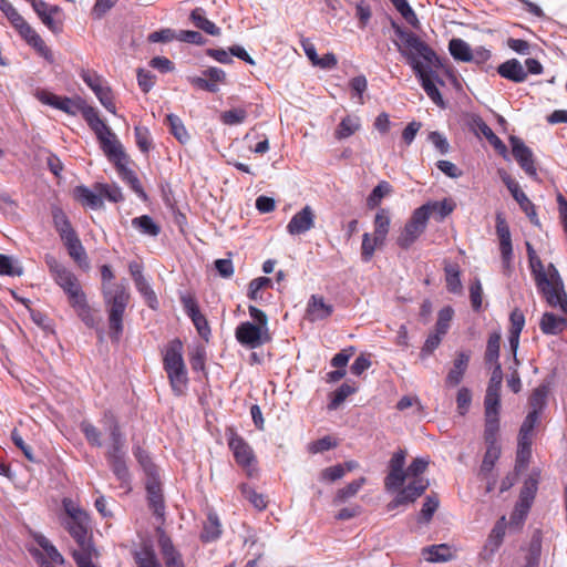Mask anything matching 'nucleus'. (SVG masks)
<instances>
[{"label": "nucleus", "mask_w": 567, "mask_h": 567, "mask_svg": "<svg viewBox=\"0 0 567 567\" xmlns=\"http://www.w3.org/2000/svg\"><path fill=\"white\" fill-rule=\"evenodd\" d=\"M384 243H377L375 237L370 233H364L361 244V259L364 262H369L372 259L375 249L382 247Z\"/></svg>", "instance_id": "nucleus-52"}, {"label": "nucleus", "mask_w": 567, "mask_h": 567, "mask_svg": "<svg viewBox=\"0 0 567 567\" xmlns=\"http://www.w3.org/2000/svg\"><path fill=\"white\" fill-rule=\"evenodd\" d=\"M62 243L64 244L69 256L79 266L87 265V255L78 234L72 235L71 237L64 239Z\"/></svg>", "instance_id": "nucleus-35"}, {"label": "nucleus", "mask_w": 567, "mask_h": 567, "mask_svg": "<svg viewBox=\"0 0 567 567\" xmlns=\"http://www.w3.org/2000/svg\"><path fill=\"white\" fill-rule=\"evenodd\" d=\"M163 368L173 393L182 396L186 393L189 379L184 361V346L181 339L171 340L163 350Z\"/></svg>", "instance_id": "nucleus-5"}, {"label": "nucleus", "mask_w": 567, "mask_h": 567, "mask_svg": "<svg viewBox=\"0 0 567 567\" xmlns=\"http://www.w3.org/2000/svg\"><path fill=\"white\" fill-rule=\"evenodd\" d=\"M499 347H501V333L493 332L489 334L486 350L484 354V360L486 364L496 367V364H501L498 361L499 358Z\"/></svg>", "instance_id": "nucleus-40"}, {"label": "nucleus", "mask_w": 567, "mask_h": 567, "mask_svg": "<svg viewBox=\"0 0 567 567\" xmlns=\"http://www.w3.org/2000/svg\"><path fill=\"white\" fill-rule=\"evenodd\" d=\"M526 250L529 268L537 289L550 307H558L567 315V293L557 268L553 264H549L547 268H545L535 249L528 241L526 243Z\"/></svg>", "instance_id": "nucleus-3"}, {"label": "nucleus", "mask_w": 567, "mask_h": 567, "mask_svg": "<svg viewBox=\"0 0 567 567\" xmlns=\"http://www.w3.org/2000/svg\"><path fill=\"white\" fill-rule=\"evenodd\" d=\"M58 110L63 111L69 115H76L78 113H81L85 122L89 112L99 113L95 107L87 105L83 100H72L66 96L60 97Z\"/></svg>", "instance_id": "nucleus-28"}, {"label": "nucleus", "mask_w": 567, "mask_h": 567, "mask_svg": "<svg viewBox=\"0 0 567 567\" xmlns=\"http://www.w3.org/2000/svg\"><path fill=\"white\" fill-rule=\"evenodd\" d=\"M499 417L498 415H485L484 442L485 444H499Z\"/></svg>", "instance_id": "nucleus-44"}, {"label": "nucleus", "mask_w": 567, "mask_h": 567, "mask_svg": "<svg viewBox=\"0 0 567 567\" xmlns=\"http://www.w3.org/2000/svg\"><path fill=\"white\" fill-rule=\"evenodd\" d=\"M355 388L348 384V383H343L341 384L332 394H331V400L328 404V409L330 411H334L337 410L344 401L346 399L351 395L352 393L355 392Z\"/></svg>", "instance_id": "nucleus-51"}, {"label": "nucleus", "mask_w": 567, "mask_h": 567, "mask_svg": "<svg viewBox=\"0 0 567 567\" xmlns=\"http://www.w3.org/2000/svg\"><path fill=\"white\" fill-rule=\"evenodd\" d=\"M157 544L166 567H186L183 555L175 547L172 538L164 529H157Z\"/></svg>", "instance_id": "nucleus-17"}, {"label": "nucleus", "mask_w": 567, "mask_h": 567, "mask_svg": "<svg viewBox=\"0 0 567 567\" xmlns=\"http://www.w3.org/2000/svg\"><path fill=\"white\" fill-rule=\"evenodd\" d=\"M102 423L111 439V445L105 454L106 460L117 480L127 483L130 481V472L124 460L125 439L117 417L111 410H106L103 413Z\"/></svg>", "instance_id": "nucleus-6"}, {"label": "nucleus", "mask_w": 567, "mask_h": 567, "mask_svg": "<svg viewBox=\"0 0 567 567\" xmlns=\"http://www.w3.org/2000/svg\"><path fill=\"white\" fill-rule=\"evenodd\" d=\"M446 289L452 293H462L461 272L457 265H447L445 267Z\"/></svg>", "instance_id": "nucleus-45"}, {"label": "nucleus", "mask_w": 567, "mask_h": 567, "mask_svg": "<svg viewBox=\"0 0 567 567\" xmlns=\"http://www.w3.org/2000/svg\"><path fill=\"white\" fill-rule=\"evenodd\" d=\"M181 302L185 313L190 318L198 334L208 341L210 336V327L206 317L200 312L196 298L190 293H186L181 297Z\"/></svg>", "instance_id": "nucleus-15"}, {"label": "nucleus", "mask_w": 567, "mask_h": 567, "mask_svg": "<svg viewBox=\"0 0 567 567\" xmlns=\"http://www.w3.org/2000/svg\"><path fill=\"white\" fill-rule=\"evenodd\" d=\"M73 197L83 206H87L92 209H99L103 206V199L101 198L100 193L95 194L84 185L76 186L73 189Z\"/></svg>", "instance_id": "nucleus-32"}, {"label": "nucleus", "mask_w": 567, "mask_h": 567, "mask_svg": "<svg viewBox=\"0 0 567 567\" xmlns=\"http://www.w3.org/2000/svg\"><path fill=\"white\" fill-rule=\"evenodd\" d=\"M9 22L19 33V35L30 45L40 56L49 63L54 62V55L51 49L45 44L40 34L17 12Z\"/></svg>", "instance_id": "nucleus-10"}, {"label": "nucleus", "mask_w": 567, "mask_h": 567, "mask_svg": "<svg viewBox=\"0 0 567 567\" xmlns=\"http://www.w3.org/2000/svg\"><path fill=\"white\" fill-rule=\"evenodd\" d=\"M517 204L519 205L520 209L526 214L530 223L535 226H539L540 221L537 216L535 205L532 203V200L527 197L525 193L518 194L517 197L514 198Z\"/></svg>", "instance_id": "nucleus-53"}, {"label": "nucleus", "mask_w": 567, "mask_h": 567, "mask_svg": "<svg viewBox=\"0 0 567 567\" xmlns=\"http://www.w3.org/2000/svg\"><path fill=\"white\" fill-rule=\"evenodd\" d=\"M540 330L545 334H558L566 327V320L551 312H545L540 320Z\"/></svg>", "instance_id": "nucleus-37"}, {"label": "nucleus", "mask_w": 567, "mask_h": 567, "mask_svg": "<svg viewBox=\"0 0 567 567\" xmlns=\"http://www.w3.org/2000/svg\"><path fill=\"white\" fill-rule=\"evenodd\" d=\"M405 457V450H399L391 456L388 465L389 471L384 478V488L386 492H396L398 494L399 491L403 488L406 481V470H404Z\"/></svg>", "instance_id": "nucleus-13"}, {"label": "nucleus", "mask_w": 567, "mask_h": 567, "mask_svg": "<svg viewBox=\"0 0 567 567\" xmlns=\"http://www.w3.org/2000/svg\"><path fill=\"white\" fill-rule=\"evenodd\" d=\"M496 234L499 240L502 262L505 270H511L513 247L509 227L502 214L496 215Z\"/></svg>", "instance_id": "nucleus-18"}, {"label": "nucleus", "mask_w": 567, "mask_h": 567, "mask_svg": "<svg viewBox=\"0 0 567 567\" xmlns=\"http://www.w3.org/2000/svg\"><path fill=\"white\" fill-rule=\"evenodd\" d=\"M95 188L99 190L101 198L105 197L113 203H118L124 199L122 190L117 186H111L107 184H96Z\"/></svg>", "instance_id": "nucleus-59"}, {"label": "nucleus", "mask_w": 567, "mask_h": 567, "mask_svg": "<svg viewBox=\"0 0 567 567\" xmlns=\"http://www.w3.org/2000/svg\"><path fill=\"white\" fill-rule=\"evenodd\" d=\"M134 134L138 150L142 153L147 154L152 148V137L150 130L145 126H135Z\"/></svg>", "instance_id": "nucleus-55"}, {"label": "nucleus", "mask_w": 567, "mask_h": 567, "mask_svg": "<svg viewBox=\"0 0 567 567\" xmlns=\"http://www.w3.org/2000/svg\"><path fill=\"white\" fill-rule=\"evenodd\" d=\"M430 461L425 457H416L406 468V478L412 480L403 486L396 496L386 505L388 511H394L400 506L413 504L429 487V481L421 475L426 471Z\"/></svg>", "instance_id": "nucleus-7"}, {"label": "nucleus", "mask_w": 567, "mask_h": 567, "mask_svg": "<svg viewBox=\"0 0 567 567\" xmlns=\"http://www.w3.org/2000/svg\"><path fill=\"white\" fill-rule=\"evenodd\" d=\"M189 19H190L192 23L197 29L203 30L207 34H209V35H219L220 34V29L213 21L207 19L206 11L200 7L195 8L190 12Z\"/></svg>", "instance_id": "nucleus-34"}, {"label": "nucleus", "mask_w": 567, "mask_h": 567, "mask_svg": "<svg viewBox=\"0 0 567 567\" xmlns=\"http://www.w3.org/2000/svg\"><path fill=\"white\" fill-rule=\"evenodd\" d=\"M391 3L394 6V8L401 13V16L405 19V21L416 27L419 23V20L416 18V14L410 7L406 0H390Z\"/></svg>", "instance_id": "nucleus-58"}, {"label": "nucleus", "mask_w": 567, "mask_h": 567, "mask_svg": "<svg viewBox=\"0 0 567 567\" xmlns=\"http://www.w3.org/2000/svg\"><path fill=\"white\" fill-rule=\"evenodd\" d=\"M468 362H470L468 353H466V352L457 353L456 358L453 361V367L449 371L446 379H445V384L447 386L453 388V386L458 385L462 382L464 374L467 370Z\"/></svg>", "instance_id": "nucleus-26"}, {"label": "nucleus", "mask_w": 567, "mask_h": 567, "mask_svg": "<svg viewBox=\"0 0 567 567\" xmlns=\"http://www.w3.org/2000/svg\"><path fill=\"white\" fill-rule=\"evenodd\" d=\"M136 567H163L159 563L154 548L151 545H144L133 554Z\"/></svg>", "instance_id": "nucleus-36"}, {"label": "nucleus", "mask_w": 567, "mask_h": 567, "mask_svg": "<svg viewBox=\"0 0 567 567\" xmlns=\"http://www.w3.org/2000/svg\"><path fill=\"white\" fill-rule=\"evenodd\" d=\"M483 288L481 280L475 278L470 286V299L472 308L478 311L482 307Z\"/></svg>", "instance_id": "nucleus-63"}, {"label": "nucleus", "mask_w": 567, "mask_h": 567, "mask_svg": "<svg viewBox=\"0 0 567 567\" xmlns=\"http://www.w3.org/2000/svg\"><path fill=\"white\" fill-rule=\"evenodd\" d=\"M80 430L91 446H102V432L93 423L84 420L80 423Z\"/></svg>", "instance_id": "nucleus-48"}, {"label": "nucleus", "mask_w": 567, "mask_h": 567, "mask_svg": "<svg viewBox=\"0 0 567 567\" xmlns=\"http://www.w3.org/2000/svg\"><path fill=\"white\" fill-rule=\"evenodd\" d=\"M391 25L398 37L393 43L421 82L422 89L433 103L445 107L444 100L436 87V83L444 85V81L434 70L442 66L439 55L414 32L402 28L395 21H392Z\"/></svg>", "instance_id": "nucleus-1"}, {"label": "nucleus", "mask_w": 567, "mask_h": 567, "mask_svg": "<svg viewBox=\"0 0 567 567\" xmlns=\"http://www.w3.org/2000/svg\"><path fill=\"white\" fill-rule=\"evenodd\" d=\"M31 6L34 12L38 14L39 19L49 30H51L53 33L61 32L62 23L56 22L53 19V14L60 11L58 6H49L43 0H35L31 3Z\"/></svg>", "instance_id": "nucleus-22"}, {"label": "nucleus", "mask_w": 567, "mask_h": 567, "mask_svg": "<svg viewBox=\"0 0 567 567\" xmlns=\"http://www.w3.org/2000/svg\"><path fill=\"white\" fill-rule=\"evenodd\" d=\"M497 73L515 83H522L527 79V72L517 59H511L497 66Z\"/></svg>", "instance_id": "nucleus-27"}, {"label": "nucleus", "mask_w": 567, "mask_h": 567, "mask_svg": "<svg viewBox=\"0 0 567 567\" xmlns=\"http://www.w3.org/2000/svg\"><path fill=\"white\" fill-rule=\"evenodd\" d=\"M364 483H365V478L360 477V478L349 483L346 487L340 488L337 492L333 503L336 505H339L341 503L347 502L349 498L355 496L357 493L360 491V488L364 485Z\"/></svg>", "instance_id": "nucleus-46"}, {"label": "nucleus", "mask_w": 567, "mask_h": 567, "mask_svg": "<svg viewBox=\"0 0 567 567\" xmlns=\"http://www.w3.org/2000/svg\"><path fill=\"white\" fill-rule=\"evenodd\" d=\"M472 392L467 388H461L456 395L457 412L465 415L471 406Z\"/></svg>", "instance_id": "nucleus-64"}, {"label": "nucleus", "mask_w": 567, "mask_h": 567, "mask_svg": "<svg viewBox=\"0 0 567 567\" xmlns=\"http://www.w3.org/2000/svg\"><path fill=\"white\" fill-rule=\"evenodd\" d=\"M62 525L78 545V549L72 551V557L74 560L76 557L79 558L96 555V549L92 540L89 516L80 518L75 517V519H62Z\"/></svg>", "instance_id": "nucleus-9"}, {"label": "nucleus", "mask_w": 567, "mask_h": 567, "mask_svg": "<svg viewBox=\"0 0 567 567\" xmlns=\"http://www.w3.org/2000/svg\"><path fill=\"white\" fill-rule=\"evenodd\" d=\"M504 536L505 526L502 522H498L491 530L484 546H486L488 549H493V551L496 553L503 543Z\"/></svg>", "instance_id": "nucleus-54"}, {"label": "nucleus", "mask_w": 567, "mask_h": 567, "mask_svg": "<svg viewBox=\"0 0 567 567\" xmlns=\"http://www.w3.org/2000/svg\"><path fill=\"white\" fill-rule=\"evenodd\" d=\"M453 315L454 311L451 307H444L439 311V318L435 326L436 332L441 334H445L447 332Z\"/></svg>", "instance_id": "nucleus-62"}, {"label": "nucleus", "mask_w": 567, "mask_h": 567, "mask_svg": "<svg viewBox=\"0 0 567 567\" xmlns=\"http://www.w3.org/2000/svg\"><path fill=\"white\" fill-rule=\"evenodd\" d=\"M390 225L391 217L389 210L385 208L379 209L374 216V231L372 234L375 237L377 243H385L386 236L390 230Z\"/></svg>", "instance_id": "nucleus-33"}, {"label": "nucleus", "mask_w": 567, "mask_h": 567, "mask_svg": "<svg viewBox=\"0 0 567 567\" xmlns=\"http://www.w3.org/2000/svg\"><path fill=\"white\" fill-rule=\"evenodd\" d=\"M135 287L137 291L144 297L146 303L152 309H157L158 300L156 297L155 291L152 289L150 284L146 279L140 280L138 282H135Z\"/></svg>", "instance_id": "nucleus-56"}, {"label": "nucleus", "mask_w": 567, "mask_h": 567, "mask_svg": "<svg viewBox=\"0 0 567 567\" xmlns=\"http://www.w3.org/2000/svg\"><path fill=\"white\" fill-rule=\"evenodd\" d=\"M315 226V213L310 206H305L295 214L287 225V231L290 235L305 234Z\"/></svg>", "instance_id": "nucleus-21"}, {"label": "nucleus", "mask_w": 567, "mask_h": 567, "mask_svg": "<svg viewBox=\"0 0 567 567\" xmlns=\"http://www.w3.org/2000/svg\"><path fill=\"white\" fill-rule=\"evenodd\" d=\"M451 55L462 62H471L474 59L470 45L462 39H452L449 43Z\"/></svg>", "instance_id": "nucleus-41"}, {"label": "nucleus", "mask_w": 567, "mask_h": 567, "mask_svg": "<svg viewBox=\"0 0 567 567\" xmlns=\"http://www.w3.org/2000/svg\"><path fill=\"white\" fill-rule=\"evenodd\" d=\"M333 312V306L327 303L322 296L312 295L307 305V317L310 321H319L329 318Z\"/></svg>", "instance_id": "nucleus-25"}, {"label": "nucleus", "mask_w": 567, "mask_h": 567, "mask_svg": "<svg viewBox=\"0 0 567 567\" xmlns=\"http://www.w3.org/2000/svg\"><path fill=\"white\" fill-rule=\"evenodd\" d=\"M512 154L520 168L532 178H537V168L533 151L519 137L512 135L509 137Z\"/></svg>", "instance_id": "nucleus-16"}, {"label": "nucleus", "mask_w": 567, "mask_h": 567, "mask_svg": "<svg viewBox=\"0 0 567 567\" xmlns=\"http://www.w3.org/2000/svg\"><path fill=\"white\" fill-rule=\"evenodd\" d=\"M422 554L425 560L430 563H446L455 557L452 548L447 544L425 547L423 548Z\"/></svg>", "instance_id": "nucleus-30"}, {"label": "nucleus", "mask_w": 567, "mask_h": 567, "mask_svg": "<svg viewBox=\"0 0 567 567\" xmlns=\"http://www.w3.org/2000/svg\"><path fill=\"white\" fill-rule=\"evenodd\" d=\"M272 287V280L268 277H259L250 281V300L257 301L262 299L259 290Z\"/></svg>", "instance_id": "nucleus-61"}, {"label": "nucleus", "mask_w": 567, "mask_h": 567, "mask_svg": "<svg viewBox=\"0 0 567 567\" xmlns=\"http://www.w3.org/2000/svg\"><path fill=\"white\" fill-rule=\"evenodd\" d=\"M484 408L485 415H498L501 408V393L486 391Z\"/></svg>", "instance_id": "nucleus-60"}, {"label": "nucleus", "mask_w": 567, "mask_h": 567, "mask_svg": "<svg viewBox=\"0 0 567 567\" xmlns=\"http://www.w3.org/2000/svg\"><path fill=\"white\" fill-rule=\"evenodd\" d=\"M51 213H52L53 226L62 241L64 239L71 237L72 235L76 234V231L74 230V228L71 225L69 217L66 216V214L64 213V210L61 207H59V206L52 207Z\"/></svg>", "instance_id": "nucleus-29"}, {"label": "nucleus", "mask_w": 567, "mask_h": 567, "mask_svg": "<svg viewBox=\"0 0 567 567\" xmlns=\"http://www.w3.org/2000/svg\"><path fill=\"white\" fill-rule=\"evenodd\" d=\"M229 450L233 452L236 463L244 470H248V446L233 429L226 432Z\"/></svg>", "instance_id": "nucleus-23"}, {"label": "nucleus", "mask_w": 567, "mask_h": 567, "mask_svg": "<svg viewBox=\"0 0 567 567\" xmlns=\"http://www.w3.org/2000/svg\"><path fill=\"white\" fill-rule=\"evenodd\" d=\"M221 534V526L218 516L215 513H209L204 523L200 539L205 543L216 540Z\"/></svg>", "instance_id": "nucleus-39"}, {"label": "nucleus", "mask_w": 567, "mask_h": 567, "mask_svg": "<svg viewBox=\"0 0 567 567\" xmlns=\"http://www.w3.org/2000/svg\"><path fill=\"white\" fill-rule=\"evenodd\" d=\"M80 76L83 82L94 92L100 103L111 113L116 114L114 95L109 85H104L101 75L95 71L82 69Z\"/></svg>", "instance_id": "nucleus-12"}, {"label": "nucleus", "mask_w": 567, "mask_h": 567, "mask_svg": "<svg viewBox=\"0 0 567 567\" xmlns=\"http://www.w3.org/2000/svg\"><path fill=\"white\" fill-rule=\"evenodd\" d=\"M225 76L221 69L212 66L203 71V76H189L188 82L196 89L216 93L219 84L225 81Z\"/></svg>", "instance_id": "nucleus-19"}, {"label": "nucleus", "mask_w": 567, "mask_h": 567, "mask_svg": "<svg viewBox=\"0 0 567 567\" xmlns=\"http://www.w3.org/2000/svg\"><path fill=\"white\" fill-rule=\"evenodd\" d=\"M271 339L267 315L262 310L250 306V349L268 343Z\"/></svg>", "instance_id": "nucleus-14"}, {"label": "nucleus", "mask_w": 567, "mask_h": 567, "mask_svg": "<svg viewBox=\"0 0 567 567\" xmlns=\"http://www.w3.org/2000/svg\"><path fill=\"white\" fill-rule=\"evenodd\" d=\"M485 445H486V452L484 454L478 475L483 480H488V477L494 468L495 463L498 461V458L501 456L502 449H501L499 444H485Z\"/></svg>", "instance_id": "nucleus-31"}, {"label": "nucleus", "mask_w": 567, "mask_h": 567, "mask_svg": "<svg viewBox=\"0 0 567 567\" xmlns=\"http://www.w3.org/2000/svg\"><path fill=\"white\" fill-rule=\"evenodd\" d=\"M122 178L130 185V187L142 198H146V194L137 175L126 166V162H122L120 166H115Z\"/></svg>", "instance_id": "nucleus-43"}, {"label": "nucleus", "mask_w": 567, "mask_h": 567, "mask_svg": "<svg viewBox=\"0 0 567 567\" xmlns=\"http://www.w3.org/2000/svg\"><path fill=\"white\" fill-rule=\"evenodd\" d=\"M361 127L360 117L357 115H347L343 117L336 130V137L338 140L348 138L353 135Z\"/></svg>", "instance_id": "nucleus-38"}, {"label": "nucleus", "mask_w": 567, "mask_h": 567, "mask_svg": "<svg viewBox=\"0 0 567 567\" xmlns=\"http://www.w3.org/2000/svg\"><path fill=\"white\" fill-rule=\"evenodd\" d=\"M102 295L107 307L110 338L118 341L123 333V317L130 301L124 282H113L114 274L110 266L101 267Z\"/></svg>", "instance_id": "nucleus-4"}, {"label": "nucleus", "mask_w": 567, "mask_h": 567, "mask_svg": "<svg viewBox=\"0 0 567 567\" xmlns=\"http://www.w3.org/2000/svg\"><path fill=\"white\" fill-rule=\"evenodd\" d=\"M392 192V186L386 181L380 182L371 192L367 199L369 208H374L380 205L383 197L388 196Z\"/></svg>", "instance_id": "nucleus-49"}, {"label": "nucleus", "mask_w": 567, "mask_h": 567, "mask_svg": "<svg viewBox=\"0 0 567 567\" xmlns=\"http://www.w3.org/2000/svg\"><path fill=\"white\" fill-rule=\"evenodd\" d=\"M86 124L95 134L100 148L114 166H120L122 162H127L122 143L111 127L100 117L99 113L89 112Z\"/></svg>", "instance_id": "nucleus-8"}, {"label": "nucleus", "mask_w": 567, "mask_h": 567, "mask_svg": "<svg viewBox=\"0 0 567 567\" xmlns=\"http://www.w3.org/2000/svg\"><path fill=\"white\" fill-rule=\"evenodd\" d=\"M439 506V496L436 494L427 495L420 511L419 522L424 524L430 523Z\"/></svg>", "instance_id": "nucleus-47"}, {"label": "nucleus", "mask_w": 567, "mask_h": 567, "mask_svg": "<svg viewBox=\"0 0 567 567\" xmlns=\"http://www.w3.org/2000/svg\"><path fill=\"white\" fill-rule=\"evenodd\" d=\"M471 126L476 134H482L496 152L506 157L507 147L503 141L492 131V128L483 121L482 117L475 116L472 118Z\"/></svg>", "instance_id": "nucleus-24"}, {"label": "nucleus", "mask_w": 567, "mask_h": 567, "mask_svg": "<svg viewBox=\"0 0 567 567\" xmlns=\"http://www.w3.org/2000/svg\"><path fill=\"white\" fill-rule=\"evenodd\" d=\"M146 492L150 508L157 518L164 522L165 502L159 480L151 477L146 483Z\"/></svg>", "instance_id": "nucleus-20"}, {"label": "nucleus", "mask_w": 567, "mask_h": 567, "mask_svg": "<svg viewBox=\"0 0 567 567\" xmlns=\"http://www.w3.org/2000/svg\"><path fill=\"white\" fill-rule=\"evenodd\" d=\"M166 121L169 125L171 133L181 143H186L189 140L187 130L185 128L183 121L175 114H168Z\"/></svg>", "instance_id": "nucleus-50"}, {"label": "nucleus", "mask_w": 567, "mask_h": 567, "mask_svg": "<svg viewBox=\"0 0 567 567\" xmlns=\"http://www.w3.org/2000/svg\"><path fill=\"white\" fill-rule=\"evenodd\" d=\"M430 205H423L415 209L396 239V244L408 249L425 230L430 218Z\"/></svg>", "instance_id": "nucleus-11"}, {"label": "nucleus", "mask_w": 567, "mask_h": 567, "mask_svg": "<svg viewBox=\"0 0 567 567\" xmlns=\"http://www.w3.org/2000/svg\"><path fill=\"white\" fill-rule=\"evenodd\" d=\"M45 265L54 282L68 297L70 307L87 328H95L97 320L95 311L89 305L86 295L75 274L61 264L53 255L44 256Z\"/></svg>", "instance_id": "nucleus-2"}, {"label": "nucleus", "mask_w": 567, "mask_h": 567, "mask_svg": "<svg viewBox=\"0 0 567 567\" xmlns=\"http://www.w3.org/2000/svg\"><path fill=\"white\" fill-rule=\"evenodd\" d=\"M38 545L45 551L51 563L62 565L64 563L63 556L59 553L56 547L44 536L37 538Z\"/></svg>", "instance_id": "nucleus-57"}, {"label": "nucleus", "mask_w": 567, "mask_h": 567, "mask_svg": "<svg viewBox=\"0 0 567 567\" xmlns=\"http://www.w3.org/2000/svg\"><path fill=\"white\" fill-rule=\"evenodd\" d=\"M132 226L142 234L156 237L161 233V226L156 224L148 215H142L132 219Z\"/></svg>", "instance_id": "nucleus-42"}]
</instances>
